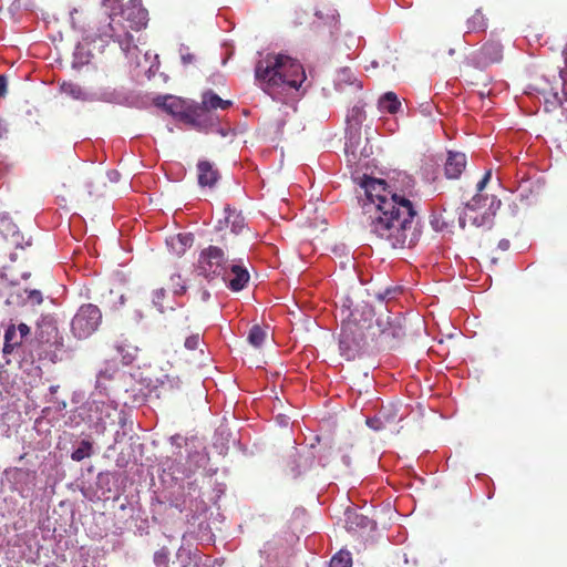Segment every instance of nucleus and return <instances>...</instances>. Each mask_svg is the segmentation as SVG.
<instances>
[{
  "label": "nucleus",
  "instance_id": "nucleus-1",
  "mask_svg": "<svg viewBox=\"0 0 567 567\" xmlns=\"http://www.w3.org/2000/svg\"><path fill=\"white\" fill-rule=\"evenodd\" d=\"M384 210L361 220L370 238L391 249H403L414 246L421 233L417 229V212L409 198H402L398 205L386 204Z\"/></svg>",
  "mask_w": 567,
  "mask_h": 567
},
{
  "label": "nucleus",
  "instance_id": "nucleus-2",
  "mask_svg": "<svg viewBox=\"0 0 567 567\" xmlns=\"http://www.w3.org/2000/svg\"><path fill=\"white\" fill-rule=\"evenodd\" d=\"M146 23L147 11L141 6L133 2L125 6L113 2L111 11H106L100 22L96 37L103 42L112 40L118 43L121 50L128 54L133 49H137L131 31H140Z\"/></svg>",
  "mask_w": 567,
  "mask_h": 567
},
{
  "label": "nucleus",
  "instance_id": "nucleus-3",
  "mask_svg": "<svg viewBox=\"0 0 567 567\" xmlns=\"http://www.w3.org/2000/svg\"><path fill=\"white\" fill-rule=\"evenodd\" d=\"M255 78L262 91L272 95V91L280 86L298 89L306 74L297 60L285 54L268 53L257 62Z\"/></svg>",
  "mask_w": 567,
  "mask_h": 567
},
{
  "label": "nucleus",
  "instance_id": "nucleus-4",
  "mask_svg": "<svg viewBox=\"0 0 567 567\" xmlns=\"http://www.w3.org/2000/svg\"><path fill=\"white\" fill-rule=\"evenodd\" d=\"M374 312L371 308L361 313L358 310L351 312L350 318L342 323L339 350L348 361L360 357L370 340V330L373 328Z\"/></svg>",
  "mask_w": 567,
  "mask_h": 567
},
{
  "label": "nucleus",
  "instance_id": "nucleus-5",
  "mask_svg": "<svg viewBox=\"0 0 567 567\" xmlns=\"http://www.w3.org/2000/svg\"><path fill=\"white\" fill-rule=\"evenodd\" d=\"M361 187L364 189L365 199L362 203V218L365 220L372 216L380 214L384 210L383 206L386 204L398 205L399 200L406 198L396 192L389 189L383 179L364 176L361 182Z\"/></svg>",
  "mask_w": 567,
  "mask_h": 567
},
{
  "label": "nucleus",
  "instance_id": "nucleus-6",
  "mask_svg": "<svg viewBox=\"0 0 567 567\" xmlns=\"http://www.w3.org/2000/svg\"><path fill=\"white\" fill-rule=\"evenodd\" d=\"M404 319L400 313L382 312L373 318V328L370 330V340H380L381 344L390 349L405 336Z\"/></svg>",
  "mask_w": 567,
  "mask_h": 567
},
{
  "label": "nucleus",
  "instance_id": "nucleus-7",
  "mask_svg": "<svg viewBox=\"0 0 567 567\" xmlns=\"http://www.w3.org/2000/svg\"><path fill=\"white\" fill-rule=\"evenodd\" d=\"M196 268L198 274L208 280L217 277L226 280L228 259L221 248L210 245L199 252Z\"/></svg>",
  "mask_w": 567,
  "mask_h": 567
},
{
  "label": "nucleus",
  "instance_id": "nucleus-8",
  "mask_svg": "<svg viewBox=\"0 0 567 567\" xmlns=\"http://www.w3.org/2000/svg\"><path fill=\"white\" fill-rule=\"evenodd\" d=\"M102 322V312L93 303L82 305L71 321V332L78 339H86L92 336Z\"/></svg>",
  "mask_w": 567,
  "mask_h": 567
},
{
  "label": "nucleus",
  "instance_id": "nucleus-9",
  "mask_svg": "<svg viewBox=\"0 0 567 567\" xmlns=\"http://www.w3.org/2000/svg\"><path fill=\"white\" fill-rule=\"evenodd\" d=\"M172 332L176 340L184 339L185 349L193 351L203 342V332L198 327H193L188 316L178 313L172 324Z\"/></svg>",
  "mask_w": 567,
  "mask_h": 567
},
{
  "label": "nucleus",
  "instance_id": "nucleus-10",
  "mask_svg": "<svg viewBox=\"0 0 567 567\" xmlns=\"http://www.w3.org/2000/svg\"><path fill=\"white\" fill-rule=\"evenodd\" d=\"M182 121L192 125L193 127L206 130L216 125L218 117L205 105L197 103L185 109L184 113L182 114Z\"/></svg>",
  "mask_w": 567,
  "mask_h": 567
},
{
  "label": "nucleus",
  "instance_id": "nucleus-11",
  "mask_svg": "<svg viewBox=\"0 0 567 567\" xmlns=\"http://www.w3.org/2000/svg\"><path fill=\"white\" fill-rule=\"evenodd\" d=\"M503 59V45L498 41L489 40L473 55V64L476 68L485 69L491 64L498 63Z\"/></svg>",
  "mask_w": 567,
  "mask_h": 567
},
{
  "label": "nucleus",
  "instance_id": "nucleus-12",
  "mask_svg": "<svg viewBox=\"0 0 567 567\" xmlns=\"http://www.w3.org/2000/svg\"><path fill=\"white\" fill-rule=\"evenodd\" d=\"M6 475L12 485V489L23 495L35 486L37 473L29 468L13 467L6 471Z\"/></svg>",
  "mask_w": 567,
  "mask_h": 567
},
{
  "label": "nucleus",
  "instance_id": "nucleus-13",
  "mask_svg": "<svg viewBox=\"0 0 567 567\" xmlns=\"http://www.w3.org/2000/svg\"><path fill=\"white\" fill-rule=\"evenodd\" d=\"M37 338L40 343L49 346H62V337L54 319L51 316H44L37 324Z\"/></svg>",
  "mask_w": 567,
  "mask_h": 567
},
{
  "label": "nucleus",
  "instance_id": "nucleus-14",
  "mask_svg": "<svg viewBox=\"0 0 567 567\" xmlns=\"http://www.w3.org/2000/svg\"><path fill=\"white\" fill-rule=\"evenodd\" d=\"M220 178L219 171L209 161H199L197 164V181L200 187L213 188Z\"/></svg>",
  "mask_w": 567,
  "mask_h": 567
},
{
  "label": "nucleus",
  "instance_id": "nucleus-15",
  "mask_svg": "<svg viewBox=\"0 0 567 567\" xmlns=\"http://www.w3.org/2000/svg\"><path fill=\"white\" fill-rule=\"evenodd\" d=\"M249 278L250 276L246 267L234 264L230 266V271H227L226 280L224 281L231 291H240L247 286Z\"/></svg>",
  "mask_w": 567,
  "mask_h": 567
},
{
  "label": "nucleus",
  "instance_id": "nucleus-16",
  "mask_svg": "<svg viewBox=\"0 0 567 567\" xmlns=\"http://www.w3.org/2000/svg\"><path fill=\"white\" fill-rule=\"evenodd\" d=\"M466 167V156L460 152H449L445 162V175L447 178H458Z\"/></svg>",
  "mask_w": 567,
  "mask_h": 567
},
{
  "label": "nucleus",
  "instance_id": "nucleus-17",
  "mask_svg": "<svg viewBox=\"0 0 567 567\" xmlns=\"http://www.w3.org/2000/svg\"><path fill=\"white\" fill-rule=\"evenodd\" d=\"M90 410L94 411L95 413H100V415L96 416V420L100 424H102L103 427H105L106 420L111 419L113 414L117 412L116 405H114L113 402L105 400H94Z\"/></svg>",
  "mask_w": 567,
  "mask_h": 567
},
{
  "label": "nucleus",
  "instance_id": "nucleus-18",
  "mask_svg": "<svg viewBox=\"0 0 567 567\" xmlns=\"http://www.w3.org/2000/svg\"><path fill=\"white\" fill-rule=\"evenodd\" d=\"M210 112L214 113L217 109L226 110L231 106V101L223 100L219 95H217L214 91L208 90L203 93L202 102Z\"/></svg>",
  "mask_w": 567,
  "mask_h": 567
},
{
  "label": "nucleus",
  "instance_id": "nucleus-19",
  "mask_svg": "<svg viewBox=\"0 0 567 567\" xmlns=\"http://www.w3.org/2000/svg\"><path fill=\"white\" fill-rule=\"evenodd\" d=\"M225 213L226 225L230 227L234 234H240L246 226L245 218L241 213L230 208L229 206L225 207Z\"/></svg>",
  "mask_w": 567,
  "mask_h": 567
},
{
  "label": "nucleus",
  "instance_id": "nucleus-20",
  "mask_svg": "<svg viewBox=\"0 0 567 567\" xmlns=\"http://www.w3.org/2000/svg\"><path fill=\"white\" fill-rule=\"evenodd\" d=\"M379 110L390 114H395L401 109V102L394 92H386L379 99Z\"/></svg>",
  "mask_w": 567,
  "mask_h": 567
},
{
  "label": "nucleus",
  "instance_id": "nucleus-21",
  "mask_svg": "<svg viewBox=\"0 0 567 567\" xmlns=\"http://www.w3.org/2000/svg\"><path fill=\"white\" fill-rule=\"evenodd\" d=\"M487 27L488 20L482 9L475 10L466 21L467 32H485Z\"/></svg>",
  "mask_w": 567,
  "mask_h": 567
},
{
  "label": "nucleus",
  "instance_id": "nucleus-22",
  "mask_svg": "<svg viewBox=\"0 0 567 567\" xmlns=\"http://www.w3.org/2000/svg\"><path fill=\"white\" fill-rule=\"evenodd\" d=\"M22 337L18 334L16 327L12 324L7 328L4 332V344H3V353H11L14 348L21 346Z\"/></svg>",
  "mask_w": 567,
  "mask_h": 567
},
{
  "label": "nucleus",
  "instance_id": "nucleus-23",
  "mask_svg": "<svg viewBox=\"0 0 567 567\" xmlns=\"http://www.w3.org/2000/svg\"><path fill=\"white\" fill-rule=\"evenodd\" d=\"M157 105H162L166 112L177 116L182 121V114L184 113L185 109L183 107V102L181 99L167 96L164 97L162 103L158 102Z\"/></svg>",
  "mask_w": 567,
  "mask_h": 567
},
{
  "label": "nucleus",
  "instance_id": "nucleus-24",
  "mask_svg": "<svg viewBox=\"0 0 567 567\" xmlns=\"http://www.w3.org/2000/svg\"><path fill=\"white\" fill-rule=\"evenodd\" d=\"M267 338V331L262 329L260 326L255 324L251 327L248 333V342L255 348H259L262 346Z\"/></svg>",
  "mask_w": 567,
  "mask_h": 567
},
{
  "label": "nucleus",
  "instance_id": "nucleus-25",
  "mask_svg": "<svg viewBox=\"0 0 567 567\" xmlns=\"http://www.w3.org/2000/svg\"><path fill=\"white\" fill-rule=\"evenodd\" d=\"M92 443L87 440H83L81 441L79 447L72 452L71 458L75 462H81L82 460L90 457L92 455Z\"/></svg>",
  "mask_w": 567,
  "mask_h": 567
},
{
  "label": "nucleus",
  "instance_id": "nucleus-26",
  "mask_svg": "<svg viewBox=\"0 0 567 567\" xmlns=\"http://www.w3.org/2000/svg\"><path fill=\"white\" fill-rule=\"evenodd\" d=\"M329 567H352L351 553L348 550H339L330 561Z\"/></svg>",
  "mask_w": 567,
  "mask_h": 567
},
{
  "label": "nucleus",
  "instance_id": "nucleus-27",
  "mask_svg": "<svg viewBox=\"0 0 567 567\" xmlns=\"http://www.w3.org/2000/svg\"><path fill=\"white\" fill-rule=\"evenodd\" d=\"M169 550L166 547H162L154 554V563L157 567H168Z\"/></svg>",
  "mask_w": 567,
  "mask_h": 567
},
{
  "label": "nucleus",
  "instance_id": "nucleus-28",
  "mask_svg": "<svg viewBox=\"0 0 567 567\" xmlns=\"http://www.w3.org/2000/svg\"><path fill=\"white\" fill-rule=\"evenodd\" d=\"M171 287L175 295H183L186 291V286L178 274L171 276Z\"/></svg>",
  "mask_w": 567,
  "mask_h": 567
},
{
  "label": "nucleus",
  "instance_id": "nucleus-29",
  "mask_svg": "<svg viewBox=\"0 0 567 567\" xmlns=\"http://www.w3.org/2000/svg\"><path fill=\"white\" fill-rule=\"evenodd\" d=\"M166 298V291L165 289H156L153 291V298L152 301L154 306L158 308L161 312H164L165 306H164V299Z\"/></svg>",
  "mask_w": 567,
  "mask_h": 567
},
{
  "label": "nucleus",
  "instance_id": "nucleus-30",
  "mask_svg": "<svg viewBox=\"0 0 567 567\" xmlns=\"http://www.w3.org/2000/svg\"><path fill=\"white\" fill-rule=\"evenodd\" d=\"M27 292V301L31 305H41L43 302L42 292L37 289L25 290Z\"/></svg>",
  "mask_w": 567,
  "mask_h": 567
},
{
  "label": "nucleus",
  "instance_id": "nucleus-31",
  "mask_svg": "<svg viewBox=\"0 0 567 567\" xmlns=\"http://www.w3.org/2000/svg\"><path fill=\"white\" fill-rule=\"evenodd\" d=\"M382 417H385L384 413L383 412H380V415L377 416V417H373V419H368L367 420V424L375 430V431H380L384 427V424L382 422Z\"/></svg>",
  "mask_w": 567,
  "mask_h": 567
},
{
  "label": "nucleus",
  "instance_id": "nucleus-32",
  "mask_svg": "<svg viewBox=\"0 0 567 567\" xmlns=\"http://www.w3.org/2000/svg\"><path fill=\"white\" fill-rule=\"evenodd\" d=\"M482 200H486V198H484L480 194H476L475 196L472 197L471 200L466 203V209L470 212H474L477 207H480Z\"/></svg>",
  "mask_w": 567,
  "mask_h": 567
},
{
  "label": "nucleus",
  "instance_id": "nucleus-33",
  "mask_svg": "<svg viewBox=\"0 0 567 567\" xmlns=\"http://www.w3.org/2000/svg\"><path fill=\"white\" fill-rule=\"evenodd\" d=\"M491 177H492V173H491V171H487L484 174V176L482 177V179L476 185V190L478 193L482 192L486 187V185L489 182Z\"/></svg>",
  "mask_w": 567,
  "mask_h": 567
},
{
  "label": "nucleus",
  "instance_id": "nucleus-34",
  "mask_svg": "<svg viewBox=\"0 0 567 567\" xmlns=\"http://www.w3.org/2000/svg\"><path fill=\"white\" fill-rule=\"evenodd\" d=\"M16 329L18 334L22 337V340L30 333V327L25 323H20Z\"/></svg>",
  "mask_w": 567,
  "mask_h": 567
},
{
  "label": "nucleus",
  "instance_id": "nucleus-35",
  "mask_svg": "<svg viewBox=\"0 0 567 567\" xmlns=\"http://www.w3.org/2000/svg\"><path fill=\"white\" fill-rule=\"evenodd\" d=\"M7 94V78L4 75H0V99L4 97Z\"/></svg>",
  "mask_w": 567,
  "mask_h": 567
},
{
  "label": "nucleus",
  "instance_id": "nucleus-36",
  "mask_svg": "<svg viewBox=\"0 0 567 567\" xmlns=\"http://www.w3.org/2000/svg\"><path fill=\"white\" fill-rule=\"evenodd\" d=\"M195 61V55L192 54V53H184L182 54V62L183 64H189V63H193Z\"/></svg>",
  "mask_w": 567,
  "mask_h": 567
},
{
  "label": "nucleus",
  "instance_id": "nucleus-37",
  "mask_svg": "<svg viewBox=\"0 0 567 567\" xmlns=\"http://www.w3.org/2000/svg\"><path fill=\"white\" fill-rule=\"evenodd\" d=\"M8 134V127L4 121L0 117V140L4 138Z\"/></svg>",
  "mask_w": 567,
  "mask_h": 567
},
{
  "label": "nucleus",
  "instance_id": "nucleus-38",
  "mask_svg": "<svg viewBox=\"0 0 567 567\" xmlns=\"http://www.w3.org/2000/svg\"><path fill=\"white\" fill-rule=\"evenodd\" d=\"M199 298L202 301H208L210 298V292L207 289L202 288L199 290Z\"/></svg>",
  "mask_w": 567,
  "mask_h": 567
},
{
  "label": "nucleus",
  "instance_id": "nucleus-39",
  "mask_svg": "<svg viewBox=\"0 0 567 567\" xmlns=\"http://www.w3.org/2000/svg\"><path fill=\"white\" fill-rule=\"evenodd\" d=\"M177 239L184 246H186L189 241H192V238H190L189 235H182V234H179L177 236Z\"/></svg>",
  "mask_w": 567,
  "mask_h": 567
},
{
  "label": "nucleus",
  "instance_id": "nucleus-40",
  "mask_svg": "<svg viewBox=\"0 0 567 567\" xmlns=\"http://www.w3.org/2000/svg\"><path fill=\"white\" fill-rule=\"evenodd\" d=\"M498 247L502 249V250H507L509 248V241L507 239H502L499 240L498 243Z\"/></svg>",
  "mask_w": 567,
  "mask_h": 567
},
{
  "label": "nucleus",
  "instance_id": "nucleus-41",
  "mask_svg": "<svg viewBox=\"0 0 567 567\" xmlns=\"http://www.w3.org/2000/svg\"><path fill=\"white\" fill-rule=\"evenodd\" d=\"M559 74H560L564 85L567 86V68H564L563 70H560Z\"/></svg>",
  "mask_w": 567,
  "mask_h": 567
},
{
  "label": "nucleus",
  "instance_id": "nucleus-42",
  "mask_svg": "<svg viewBox=\"0 0 567 567\" xmlns=\"http://www.w3.org/2000/svg\"><path fill=\"white\" fill-rule=\"evenodd\" d=\"M466 218H467V213H465L463 217H460V226H461L462 228H465V225H466Z\"/></svg>",
  "mask_w": 567,
  "mask_h": 567
},
{
  "label": "nucleus",
  "instance_id": "nucleus-43",
  "mask_svg": "<svg viewBox=\"0 0 567 567\" xmlns=\"http://www.w3.org/2000/svg\"><path fill=\"white\" fill-rule=\"evenodd\" d=\"M78 13V10L76 9H73L71 12H70V17H71V20H72V25L75 27V19H74V14Z\"/></svg>",
  "mask_w": 567,
  "mask_h": 567
},
{
  "label": "nucleus",
  "instance_id": "nucleus-44",
  "mask_svg": "<svg viewBox=\"0 0 567 567\" xmlns=\"http://www.w3.org/2000/svg\"><path fill=\"white\" fill-rule=\"evenodd\" d=\"M58 388H59L58 385H52V386H50V391H51V393H55V392H56V390H58Z\"/></svg>",
  "mask_w": 567,
  "mask_h": 567
},
{
  "label": "nucleus",
  "instance_id": "nucleus-45",
  "mask_svg": "<svg viewBox=\"0 0 567 567\" xmlns=\"http://www.w3.org/2000/svg\"><path fill=\"white\" fill-rule=\"evenodd\" d=\"M343 463L349 466L350 465V458L348 456H344L343 457Z\"/></svg>",
  "mask_w": 567,
  "mask_h": 567
},
{
  "label": "nucleus",
  "instance_id": "nucleus-46",
  "mask_svg": "<svg viewBox=\"0 0 567 567\" xmlns=\"http://www.w3.org/2000/svg\"><path fill=\"white\" fill-rule=\"evenodd\" d=\"M470 219L473 221V224H476V221H477V217L470 216Z\"/></svg>",
  "mask_w": 567,
  "mask_h": 567
}]
</instances>
